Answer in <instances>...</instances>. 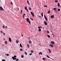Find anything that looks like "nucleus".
Here are the masks:
<instances>
[{
  "label": "nucleus",
  "mask_w": 61,
  "mask_h": 61,
  "mask_svg": "<svg viewBox=\"0 0 61 61\" xmlns=\"http://www.w3.org/2000/svg\"><path fill=\"white\" fill-rule=\"evenodd\" d=\"M4 9H3V8L2 7L0 6V10L1 11H2V10L3 11H4Z\"/></svg>",
  "instance_id": "nucleus-1"
},
{
  "label": "nucleus",
  "mask_w": 61,
  "mask_h": 61,
  "mask_svg": "<svg viewBox=\"0 0 61 61\" xmlns=\"http://www.w3.org/2000/svg\"><path fill=\"white\" fill-rule=\"evenodd\" d=\"M31 15H32L33 17H34V16H35V15H34V13H33V12H31Z\"/></svg>",
  "instance_id": "nucleus-2"
},
{
  "label": "nucleus",
  "mask_w": 61,
  "mask_h": 61,
  "mask_svg": "<svg viewBox=\"0 0 61 61\" xmlns=\"http://www.w3.org/2000/svg\"><path fill=\"white\" fill-rule=\"evenodd\" d=\"M51 43L52 44V45H54V44H55V42L53 41H51Z\"/></svg>",
  "instance_id": "nucleus-3"
},
{
  "label": "nucleus",
  "mask_w": 61,
  "mask_h": 61,
  "mask_svg": "<svg viewBox=\"0 0 61 61\" xmlns=\"http://www.w3.org/2000/svg\"><path fill=\"white\" fill-rule=\"evenodd\" d=\"M12 58L13 60H15L16 59V58H15L14 57H12Z\"/></svg>",
  "instance_id": "nucleus-4"
},
{
  "label": "nucleus",
  "mask_w": 61,
  "mask_h": 61,
  "mask_svg": "<svg viewBox=\"0 0 61 61\" xmlns=\"http://www.w3.org/2000/svg\"><path fill=\"white\" fill-rule=\"evenodd\" d=\"M19 42V41L18 40H16V43H18Z\"/></svg>",
  "instance_id": "nucleus-5"
},
{
  "label": "nucleus",
  "mask_w": 61,
  "mask_h": 61,
  "mask_svg": "<svg viewBox=\"0 0 61 61\" xmlns=\"http://www.w3.org/2000/svg\"><path fill=\"white\" fill-rule=\"evenodd\" d=\"M9 41H10V42H11V38L10 37L9 38Z\"/></svg>",
  "instance_id": "nucleus-6"
},
{
  "label": "nucleus",
  "mask_w": 61,
  "mask_h": 61,
  "mask_svg": "<svg viewBox=\"0 0 61 61\" xmlns=\"http://www.w3.org/2000/svg\"><path fill=\"white\" fill-rule=\"evenodd\" d=\"M44 23H45V25H47V24L46 22V21H44Z\"/></svg>",
  "instance_id": "nucleus-7"
},
{
  "label": "nucleus",
  "mask_w": 61,
  "mask_h": 61,
  "mask_svg": "<svg viewBox=\"0 0 61 61\" xmlns=\"http://www.w3.org/2000/svg\"><path fill=\"white\" fill-rule=\"evenodd\" d=\"M57 5L58 7H60V4H59V3L58 2Z\"/></svg>",
  "instance_id": "nucleus-8"
},
{
  "label": "nucleus",
  "mask_w": 61,
  "mask_h": 61,
  "mask_svg": "<svg viewBox=\"0 0 61 61\" xmlns=\"http://www.w3.org/2000/svg\"><path fill=\"white\" fill-rule=\"evenodd\" d=\"M29 44H31V43H32V41H31L30 40L29 41Z\"/></svg>",
  "instance_id": "nucleus-9"
},
{
  "label": "nucleus",
  "mask_w": 61,
  "mask_h": 61,
  "mask_svg": "<svg viewBox=\"0 0 61 61\" xmlns=\"http://www.w3.org/2000/svg\"><path fill=\"white\" fill-rule=\"evenodd\" d=\"M26 19L27 22H29V19H28V18H27Z\"/></svg>",
  "instance_id": "nucleus-10"
},
{
  "label": "nucleus",
  "mask_w": 61,
  "mask_h": 61,
  "mask_svg": "<svg viewBox=\"0 0 61 61\" xmlns=\"http://www.w3.org/2000/svg\"><path fill=\"white\" fill-rule=\"evenodd\" d=\"M45 18V19L47 21H48V20H47V17H46Z\"/></svg>",
  "instance_id": "nucleus-11"
},
{
  "label": "nucleus",
  "mask_w": 61,
  "mask_h": 61,
  "mask_svg": "<svg viewBox=\"0 0 61 61\" xmlns=\"http://www.w3.org/2000/svg\"><path fill=\"white\" fill-rule=\"evenodd\" d=\"M48 50L49 51V52L50 53H51V50H50V49H48Z\"/></svg>",
  "instance_id": "nucleus-12"
},
{
  "label": "nucleus",
  "mask_w": 61,
  "mask_h": 61,
  "mask_svg": "<svg viewBox=\"0 0 61 61\" xmlns=\"http://www.w3.org/2000/svg\"><path fill=\"white\" fill-rule=\"evenodd\" d=\"M50 46L51 47H53V45L52 44H50Z\"/></svg>",
  "instance_id": "nucleus-13"
},
{
  "label": "nucleus",
  "mask_w": 61,
  "mask_h": 61,
  "mask_svg": "<svg viewBox=\"0 0 61 61\" xmlns=\"http://www.w3.org/2000/svg\"><path fill=\"white\" fill-rule=\"evenodd\" d=\"M51 18H54V15H52L51 16Z\"/></svg>",
  "instance_id": "nucleus-14"
},
{
  "label": "nucleus",
  "mask_w": 61,
  "mask_h": 61,
  "mask_svg": "<svg viewBox=\"0 0 61 61\" xmlns=\"http://www.w3.org/2000/svg\"><path fill=\"white\" fill-rule=\"evenodd\" d=\"M43 60H46V59L45 58L43 57L42 58Z\"/></svg>",
  "instance_id": "nucleus-15"
},
{
  "label": "nucleus",
  "mask_w": 61,
  "mask_h": 61,
  "mask_svg": "<svg viewBox=\"0 0 61 61\" xmlns=\"http://www.w3.org/2000/svg\"><path fill=\"white\" fill-rule=\"evenodd\" d=\"M54 11H56V8H53Z\"/></svg>",
  "instance_id": "nucleus-16"
},
{
  "label": "nucleus",
  "mask_w": 61,
  "mask_h": 61,
  "mask_svg": "<svg viewBox=\"0 0 61 61\" xmlns=\"http://www.w3.org/2000/svg\"><path fill=\"white\" fill-rule=\"evenodd\" d=\"M47 36L48 38H50V36L49 35H47Z\"/></svg>",
  "instance_id": "nucleus-17"
},
{
  "label": "nucleus",
  "mask_w": 61,
  "mask_h": 61,
  "mask_svg": "<svg viewBox=\"0 0 61 61\" xmlns=\"http://www.w3.org/2000/svg\"><path fill=\"white\" fill-rule=\"evenodd\" d=\"M41 15L42 17H43V12H42L41 13Z\"/></svg>",
  "instance_id": "nucleus-18"
},
{
  "label": "nucleus",
  "mask_w": 61,
  "mask_h": 61,
  "mask_svg": "<svg viewBox=\"0 0 61 61\" xmlns=\"http://www.w3.org/2000/svg\"><path fill=\"white\" fill-rule=\"evenodd\" d=\"M25 10H27V7L26 6L25 7Z\"/></svg>",
  "instance_id": "nucleus-19"
},
{
  "label": "nucleus",
  "mask_w": 61,
  "mask_h": 61,
  "mask_svg": "<svg viewBox=\"0 0 61 61\" xmlns=\"http://www.w3.org/2000/svg\"><path fill=\"white\" fill-rule=\"evenodd\" d=\"M46 56H47V57H48V58H50V57L48 55H47Z\"/></svg>",
  "instance_id": "nucleus-20"
},
{
  "label": "nucleus",
  "mask_w": 61,
  "mask_h": 61,
  "mask_svg": "<svg viewBox=\"0 0 61 61\" xmlns=\"http://www.w3.org/2000/svg\"><path fill=\"white\" fill-rule=\"evenodd\" d=\"M47 34H49V31L48 30H47Z\"/></svg>",
  "instance_id": "nucleus-21"
},
{
  "label": "nucleus",
  "mask_w": 61,
  "mask_h": 61,
  "mask_svg": "<svg viewBox=\"0 0 61 61\" xmlns=\"http://www.w3.org/2000/svg\"><path fill=\"white\" fill-rule=\"evenodd\" d=\"M20 51H23V49H20Z\"/></svg>",
  "instance_id": "nucleus-22"
},
{
  "label": "nucleus",
  "mask_w": 61,
  "mask_h": 61,
  "mask_svg": "<svg viewBox=\"0 0 61 61\" xmlns=\"http://www.w3.org/2000/svg\"><path fill=\"white\" fill-rule=\"evenodd\" d=\"M5 25H3V28H5Z\"/></svg>",
  "instance_id": "nucleus-23"
},
{
  "label": "nucleus",
  "mask_w": 61,
  "mask_h": 61,
  "mask_svg": "<svg viewBox=\"0 0 61 61\" xmlns=\"http://www.w3.org/2000/svg\"><path fill=\"white\" fill-rule=\"evenodd\" d=\"M50 10H48V14H50Z\"/></svg>",
  "instance_id": "nucleus-24"
},
{
  "label": "nucleus",
  "mask_w": 61,
  "mask_h": 61,
  "mask_svg": "<svg viewBox=\"0 0 61 61\" xmlns=\"http://www.w3.org/2000/svg\"><path fill=\"white\" fill-rule=\"evenodd\" d=\"M20 47H23V46H22V45H21V44H20Z\"/></svg>",
  "instance_id": "nucleus-25"
},
{
  "label": "nucleus",
  "mask_w": 61,
  "mask_h": 61,
  "mask_svg": "<svg viewBox=\"0 0 61 61\" xmlns=\"http://www.w3.org/2000/svg\"><path fill=\"white\" fill-rule=\"evenodd\" d=\"M5 44H7V41H5Z\"/></svg>",
  "instance_id": "nucleus-26"
},
{
  "label": "nucleus",
  "mask_w": 61,
  "mask_h": 61,
  "mask_svg": "<svg viewBox=\"0 0 61 61\" xmlns=\"http://www.w3.org/2000/svg\"><path fill=\"white\" fill-rule=\"evenodd\" d=\"M27 46L28 47V48H29V45L28 44L27 45Z\"/></svg>",
  "instance_id": "nucleus-27"
},
{
  "label": "nucleus",
  "mask_w": 61,
  "mask_h": 61,
  "mask_svg": "<svg viewBox=\"0 0 61 61\" xmlns=\"http://www.w3.org/2000/svg\"><path fill=\"white\" fill-rule=\"evenodd\" d=\"M55 2H56V3H57V2H58V0H55Z\"/></svg>",
  "instance_id": "nucleus-28"
},
{
  "label": "nucleus",
  "mask_w": 61,
  "mask_h": 61,
  "mask_svg": "<svg viewBox=\"0 0 61 61\" xmlns=\"http://www.w3.org/2000/svg\"><path fill=\"white\" fill-rule=\"evenodd\" d=\"M39 31H41V29H39L38 30Z\"/></svg>",
  "instance_id": "nucleus-29"
},
{
  "label": "nucleus",
  "mask_w": 61,
  "mask_h": 61,
  "mask_svg": "<svg viewBox=\"0 0 61 61\" xmlns=\"http://www.w3.org/2000/svg\"><path fill=\"white\" fill-rule=\"evenodd\" d=\"M0 32L1 34H3V31H0Z\"/></svg>",
  "instance_id": "nucleus-30"
},
{
  "label": "nucleus",
  "mask_w": 61,
  "mask_h": 61,
  "mask_svg": "<svg viewBox=\"0 0 61 61\" xmlns=\"http://www.w3.org/2000/svg\"><path fill=\"white\" fill-rule=\"evenodd\" d=\"M47 7V6L46 5H44V7Z\"/></svg>",
  "instance_id": "nucleus-31"
},
{
  "label": "nucleus",
  "mask_w": 61,
  "mask_h": 61,
  "mask_svg": "<svg viewBox=\"0 0 61 61\" xmlns=\"http://www.w3.org/2000/svg\"><path fill=\"white\" fill-rule=\"evenodd\" d=\"M28 23H29L30 24H31V22H30V21H28Z\"/></svg>",
  "instance_id": "nucleus-32"
},
{
  "label": "nucleus",
  "mask_w": 61,
  "mask_h": 61,
  "mask_svg": "<svg viewBox=\"0 0 61 61\" xmlns=\"http://www.w3.org/2000/svg\"><path fill=\"white\" fill-rule=\"evenodd\" d=\"M2 61H6L5 60V59H3L2 60Z\"/></svg>",
  "instance_id": "nucleus-33"
},
{
  "label": "nucleus",
  "mask_w": 61,
  "mask_h": 61,
  "mask_svg": "<svg viewBox=\"0 0 61 61\" xmlns=\"http://www.w3.org/2000/svg\"><path fill=\"white\" fill-rule=\"evenodd\" d=\"M21 58H23V57H24V56H23V55H21Z\"/></svg>",
  "instance_id": "nucleus-34"
},
{
  "label": "nucleus",
  "mask_w": 61,
  "mask_h": 61,
  "mask_svg": "<svg viewBox=\"0 0 61 61\" xmlns=\"http://www.w3.org/2000/svg\"><path fill=\"white\" fill-rule=\"evenodd\" d=\"M31 53H33V52H34V51H31Z\"/></svg>",
  "instance_id": "nucleus-35"
},
{
  "label": "nucleus",
  "mask_w": 61,
  "mask_h": 61,
  "mask_svg": "<svg viewBox=\"0 0 61 61\" xmlns=\"http://www.w3.org/2000/svg\"><path fill=\"white\" fill-rule=\"evenodd\" d=\"M30 19H31V20H32L33 21V19H32V18H30Z\"/></svg>",
  "instance_id": "nucleus-36"
},
{
  "label": "nucleus",
  "mask_w": 61,
  "mask_h": 61,
  "mask_svg": "<svg viewBox=\"0 0 61 61\" xmlns=\"http://www.w3.org/2000/svg\"><path fill=\"white\" fill-rule=\"evenodd\" d=\"M58 11H60V9H58Z\"/></svg>",
  "instance_id": "nucleus-37"
},
{
  "label": "nucleus",
  "mask_w": 61,
  "mask_h": 61,
  "mask_svg": "<svg viewBox=\"0 0 61 61\" xmlns=\"http://www.w3.org/2000/svg\"><path fill=\"white\" fill-rule=\"evenodd\" d=\"M10 3L12 5H13V3L12 2H10Z\"/></svg>",
  "instance_id": "nucleus-38"
},
{
  "label": "nucleus",
  "mask_w": 61,
  "mask_h": 61,
  "mask_svg": "<svg viewBox=\"0 0 61 61\" xmlns=\"http://www.w3.org/2000/svg\"><path fill=\"white\" fill-rule=\"evenodd\" d=\"M16 61H18V59H16Z\"/></svg>",
  "instance_id": "nucleus-39"
},
{
  "label": "nucleus",
  "mask_w": 61,
  "mask_h": 61,
  "mask_svg": "<svg viewBox=\"0 0 61 61\" xmlns=\"http://www.w3.org/2000/svg\"><path fill=\"white\" fill-rule=\"evenodd\" d=\"M25 54L26 55H27V53H26V52H25Z\"/></svg>",
  "instance_id": "nucleus-40"
},
{
  "label": "nucleus",
  "mask_w": 61,
  "mask_h": 61,
  "mask_svg": "<svg viewBox=\"0 0 61 61\" xmlns=\"http://www.w3.org/2000/svg\"><path fill=\"white\" fill-rule=\"evenodd\" d=\"M32 53L30 54H29L30 56H31V55H32Z\"/></svg>",
  "instance_id": "nucleus-41"
},
{
  "label": "nucleus",
  "mask_w": 61,
  "mask_h": 61,
  "mask_svg": "<svg viewBox=\"0 0 61 61\" xmlns=\"http://www.w3.org/2000/svg\"><path fill=\"white\" fill-rule=\"evenodd\" d=\"M14 57L15 58L16 57V56H14Z\"/></svg>",
  "instance_id": "nucleus-42"
},
{
  "label": "nucleus",
  "mask_w": 61,
  "mask_h": 61,
  "mask_svg": "<svg viewBox=\"0 0 61 61\" xmlns=\"http://www.w3.org/2000/svg\"><path fill=\"white\" fill-rule=\"evenodd\" d=\"M29 9L30 10H31V8H29Z\"/></svg>",
  "instance_id": "nucleus-43"
},
{
  "label": "nucleus",
  "mask_w": 61,
  "mask_h": 61,
  "mask_svg": "<svg viewBox=\"0 0 61 61\" xmlns=\"http://www.w3.org/2000/svg\"><path fill=\"white\" fill-rule=\"evenodd\" d=\"M44 18H45V17H46V16L45 15H44Z\"/></svg>",
  "instance_id": "nucleus-44"
},
{
  "label": "nucleus",
  "mask_w": 61,
  "mask_h": 61,
  "mask_svg": "<svg viewBox=\"0 0 61 61\" xmlns=\"http://www.w3.org/2000/svg\"><path fill=\"white\" fill-rule=\"evenodd\" d=\"M38 29H40V27L38 26Z\"/></svg>",
  "instance_id": "nucleus-45"
},
{
  "label": "nucleus",
  "mask_w": 61,
  "mask_h": 61,
  "mask_svg": "<svg viewBox=\"0 0 61 61\" xmlns=\"http://www.w3.org/2000/svg\"><path fill=\"white\" fill-rule=\"evenodd\" d=\"M7 28V26H5V28Z\"/></svg>",
  "instance_id": "nucleus-46"
},
{
  "label": "nucleus",
  "mask_w": 61,
  "mask_h": 61,
  "mask_svg": "<svg viewBox=\"0 0 61 61\" xmlns=\"http://www.w3.org/2000/svg\"><path fill=\"white\" fill-rule=\"evenodd\" d=\"M27 3H29V0H27Z\"/></svg>",
  "instance_id": "nucleus-47"
},
{
  "label": "nucleus",
  "mask_w": 61,
  "mask_h": 61,
  "mask_svg": "<svg viewBox=\"0 0 61 61\" xmlns=\"http://www.w3.org/2000/svg\"><path fill=\"white\" fill-rule=\"evenodd\" d=\"M26 10L27 11V12H28V9H27Z\"/></svg>",
  "instance_id": "nucleus-48"
},
{
  "label": "nucleus",
  "mask_w": 61,
  "mask_h": 61,
  "mask_svg": "<svg viewBox=\"0 0 61 61\" xmlns=\"http://www.w3.org/2000/svg\"><path fill=\"white\" fill-rule=\"evenodd\" d=\"M25 15V14H23V16H24V15Z\"/></svg>",
  "instance_id": "nucleus-49"
},
{
  "label": "nucleus",
  "mask_w": 61,
  "mask_h": 61,
  "mask_svg": "<svg viewBox=\"0 0 61 61\" xmlns=\"http://www.w3.org/2000/svg\"><path fill=\"white\" fill-rule=\"evenodd\" d=\"M7 56H9V54H7Z\"/></svg>",
  "instance_id": "nucleus-50"
},
{
  "label": "nucleus",
  "mask_w": 61,
  "mask_h": 61,
  "mask_svg": "<svg viewBox=\"0 0 61 61\" xmlns=\"http://www.w3.org/2000/svg\"><path fill=\"white\" fill-rule=\"evenodd\" d=\"M41 55H42V52L41 53Z\"/></svg>",
  "instance_id": "nucleus-51"
},
{
  "label": "nucleus",
  "mask_w": 61,
  "mask_h": 61,
  "mask_svg": "<svg viewBox=\"0 0 61 61\" xmlns=\"http://www.w3.org/2000/svg\"><path fill=\"white\" fill-rule=\"evenodd\" d=\"M23 18H25V16H24L23 15Z\"/></svg>",
  "instance_id": "nucleus-52"
},
{
  "label": "nucleus",
  "mask_w": 61,
  "mask_h": 61,
  "mask_svg": "<svg viewBox=\"0 0 61 61\" xmlns=\"http://www.w3.org/2000/svg\"><path fill=\"white\" fill-rule=\"evenodd\" d=\"M28 5H30V3H29V2L28 3Z\"/></svg>",
  "instance_id": "nucleus-53"
},
{
  "label": "nucleus",
  "mask_w": 61,
  "mask_h": 61,
  "mask_svg": "<svg viewBox=\"0 0 61 61\" xmlns=\"http://www.w3.org/2000/svg\"><path fill=\"white\" fill-rule=\"evenodd\" d=\"M21 13H22V10H21Z\"/></svg>",
  "instance_id": "nucleus-54"
},
{
  "label": "nucleus",
  "mask_w": 61,
  "mask_h": 61,
  "mask_svg": "<svg viewBox=\"0 0 61 61\" xmlns=\"http://www.w3.org/2000/svg\"><path fill=\"white\" fill-rule=\"evenodd\" d=\"M3 35H5V33L4 32H3Z\"/></svg>",
  "instance_id": "nucleus-55"
},
{
  "label": "nucleus",
  "mask_w": 61,
  "mask_h": 61,
  "mask_svg": "<svg viewBox=\"0 0 61 61\" xmlns=\"http://www.w3.org/2000/svg\"><path fill=\"white\" fill-rule=\"evenodd\" d=\"M52 35H53V36H54V34H52Z\"/></svg>",
  "instance_id": "nucleus-56"
},
{
  "label": "nucleus",
  "mask_w": 61,
  "mask_h": 61,
  "mask_svg": "<svg viewBox=\"0 0 61 61\" xmlns=\"http://www.w3.org/2000/svg\"><path fill=\"white\" fill-rule=\"evenodd\" d=\"M21 36H22V37H23V35H21Z\"/></svg>",
  "instance_id": "nucleus-57"
},
{
  "label": "nucleus",
  "mask_w": 61,
  "mask_h": 61,
  "mask_svg": "<svg viewBox=\"0 0 61 61\" xmlns=\"http://www.w3.org/2000/svg\"><path fill=\"white\" fill-rule=\"evenodd\" d=\"M39 55H41V53H39Z\"/></svg>",
  "instance_id": "nucleus-58"
},
{
  "label": "nucleus",
  "mask_w": 61,
  "mask_h": 61,
  "mask_svg": "<svg viewBox=\"0 0 61 61\" xmlns=\"http://www.w3.org/2000/svg\"><path fill=\"white\" fill-rule=\"evenodd\" d=\"M18 9H19V8H18Z\"/></svg>",
  "instance_id": "nucleus-59"
},
{
  "label": "nucleus",
  "mask_w": 61,
  "mask_h": 61,
  "mask_svg": "<svg viewBox=\"0 0 61 61\" xmlns=\"http://www.w3.org/2000/svg\"><path fill=\"white\" fill-rule=\"evenodd\" d=\"M39 17H40V18H41V17L40 16H39Z\"/></svg>",
  "instance_id": "nucleus-60"
},
{
  "label": "nucleus",
  "mask_w": 61,
  "mask_h": 61,
  "mask_svg": "<svg viewBox=\"0 0 61 61\" xmlns=\"http://www.w3.org/2000/svg\"><path fill=\"white\" fill-rule=\"evenodd\" d=\"M47 29H48V28H47Z\"/></svg>",
  "instance_id": "nucleus-61"
},
{
  "label": "nucleus",
  "mask_w": 61,
  "mask_h": 61,
  "mask_svg": "<svg viewBox=\"0 0 61 61\" xmlns=\"http://www.w3.org/2000/svg\"><path fill=\"white\" fill-rule=\"evenodd\" d=\"M40 28H42V27H40Z\"/></svg>",
  "instance_id": "nucleus-62"
},
{
  "label": "nucleus",
  "mask_w": 61,
  "mask_h": 61,
  "mask_svg": "<svg viewBox=\"0 0 61 61\" xmlns=\"http://www.w3.org/2000/svg\"><path fill=\"white\" fill-rule=\"evenodd\" d=\"M2 45H3V46H4V44H3Z\"/></svg>",
  "instance_id": "nucleus-63"
},
{
  "label": "nucleus",
  "mask_w": 61,
  "mask_h": 61,
  "mask_svg": "<svg viewBox=\"0 0 61 61\" xmlns=\"http://www.w3.org/2000/svg\"><path fill=\"white\" fill-rule=\"evenodd\" d=\"M43 28H44V27H43Z\"/></svg>",
  "instance_id": "nucleus-64"
}]
</instances>
